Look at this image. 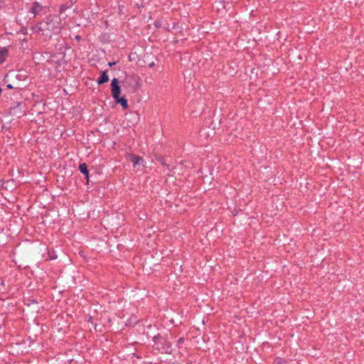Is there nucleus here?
<instances>
[{"label": "nucleus", "instance_id": "4468645a", "mask_svg": "<svg viewBox=\"0 0 364 364\" xmlns=\"http://www.w3.org/2000/svg\"><path fill=\"white\" fill-rule=\"evenodd\" d=\"M182 341H183V338H180L179 342H182Z\"/></svg>", "mask_w": 364, "mask_h": 364}, {"label": "nucleus", "instance_id": "ddd939ff", "mask_svg": "<svg viewBox=\"0 0 364 364\" xmlns=\"http://www.w3.org/2000/svg\"><path fill=\"white\" fill-rule=\"evenodd\" d=\"M89 321L91 322V323L92 322V318H90Z\"/></svg>", "mask_w": 364, "mask_h": 364}, {"label": "nucleus", "instance_id": "7ed1b4c3", "mask_svg": "<svg viewBox=\"0 0 364 364\" xmlns=\"http://www.w3.org/2000/svg\"><path fill=\"white\" fill-rule=\"evenodd\" d=\"M127 158L128 159H129L133 163V165L134 166L141 164L144 161L142 158L137 156L132 155V154H129L127 156Z\"/></svg>", "mask_w": 364, "mask_h": 364}, {"label": "nucleus", "instance_id": "f257e3e1", "mask_svg": "<svg viewBox=\"0 0 364 364\" xmlns=\"http://www.w3.org/2000/svg\"><path fill=\"white\" fill-rule=\"evenodd\" d=\"M60 19L58 16H50L44 23H41L38 26V31H42L43 34H46L48 31L58 32Z\"/></svg>", "mask_w": 364, "mask_h": 364}, {"label": "nucleus", "instance_id": "0eeeda50", "mask_svg": "<svg viewBox=\"0 0 364 364\" xmlns=\"http://www.w3.org/2000/svg\"><path fill=\"white\" fill-rule=\"evenodd\" d=\"M79 169L83 174H85V175L89 174V171L87 170L86 164L83 163V164H80Z\"/></svg>", "mask_w": 364, "mask_h": 364}, {"label": "nucleus", "instance_id": "6e6552de", "mask_svg": "<svg viewBox=\"0 0 364 364\" xmlns=\"http://www.w3.org/2000/svg\"><path fill=\"white\" fill-rule=\"evenodd\" d=\"M130 78L135 83L136 88H139L141 87L140 78L138 76H132Z\"/></svg>", "mask_w": 364, "mask_h": 364}, {"label": "nucleus", "instance_id": "20e7f679", "mask_svg": "<svg viewBox=\"0 0 364 364\" xmlns=\"http://www.w3.org/2000/svg\"><path fill=\"white\" fill-rule=\"evenodd\" d=\"M109 81V77L107 75V71L105 70L102 72L101 77L97 80L98 85H102L103 83L107 82Z\"/></svg>", "mask_w": 364, "mask_h": 364}, {"label": "nucleus", "instance_id": "f03ea898", "mask_svg": "<svg viewBox=\"0 0 364 364\" xmlns=\"http://www.w3.org/2000/svg\"><path fill=\"white\" fill-rule=\"evenodd\" d=\"M111 92L112 97L115 99H118L121 94V87L119 85V80L117 78H113L111 82Z\"/></svg>", "mask_w": 364, "mask_h": 364}, {"label": "nucleus", "instance_id": "423d86ee", "mask_svg": "<svg viewBox=\"0 0 364 364\" xmlns=\"http://www.w3.org/2000/svg\"><path fill=\"white\" fill-rule=\"evenodd\" d=\"M42 9V6L39 5L38 2H35L33 4V8H32V12L36 15L40 12V11Z\"/></svg>", "mask_w": 364, "mask_h": 364}, {"label": "nucleus", "instance_id": "39448f33", "mask_svg": "<svg viewBox=\"0 0 364 364\" xmlns=\"http://www.w3.org/2000/svg\"><path fill=\"white\" fill-rule=\"evenodd\" d=\"M114 100L117 103L120 104L124 109H127L128 107L127 101L124 97H119L118 99H115Z\"/></svg>", "mask_w": 364, "mask_h": 364}, {"label": "nucleus", "instance_id": "9d476101", "mask_svg": "<svg viewBox=\"0 0 364 364\" xmlns=\"http://www.w3.org/2000/svg\"><path fill=\"white\" fill-rule=\"evenodd\" d=\"M109 66H112L113 65H115V62H113V63H108Z\"/></svg>", "mask_w": 364, "mask_h": 364}, {"label": "nucleus", "instance_id": "9b49d317", "mask_svg": "<svg viewBox=\"0 0 364 364\" xmlns=\"http://www.w3.org/2000/svg\"><path fill=\"white\" fill-rule=\"evenodd\" d=\"M65 9V6H62L61 8H60V11H62Z\"/></svg>", "mask_w": 364, "mask_h": 364}, {"label": "nucleus", "instance_id": "1a4fd4ad", "mask_svg": "<svg viewBox=\"0 0 364 364\" xmlns=\"http://www.w3.org/2000/svg\"><path fill=\"white\" fill-rule=\"evenodd\" d=\"M86 176V178H87V184H88L89 183V174L88 175H85Z\"/></svg>", "mask_w": 364, "mask_h": 364}, {"label": "nucleus", "instance_id": "f8f14e48", "mask_svg": "<svg viewBox=\"0 0 364 364\" xmlns=\"http://www.w3.org/2000/svg\"><path fill=\"white\" fill-rule=\"evenodd\" d=\"M7 87H8V88H9V89H11L13 87H12V85H7Z\"/></svg>", "mask_w": 364, "mask_h": 364}]
</instances>
